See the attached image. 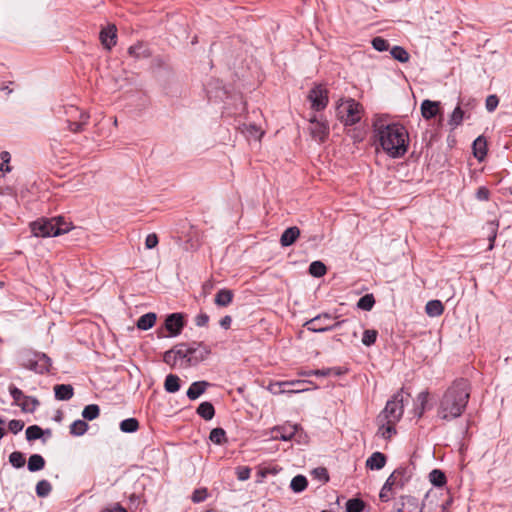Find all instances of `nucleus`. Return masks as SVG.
<instances>
[{
  "label": "nucleus",
  "mask_w": 512,
  "mask_h": 512,
  "mask_svg": "<svg viewBox=\"0 0 512 512\" xmlns=\"http://www.w3.org/2000/svg\"><path fill=\"white\" fill-rule=\"evenodd\" d=\"M373 126L381 147L389 156L398 158L407 152L409 136L403 125L387 123L384 117H378Z\"/></svg>",
  "instance_id": "1"
},
{
  "label": "nucleus",
  "mask_w": 512,
  "mask_h": 512,
  "mask_svg": "<svg viewBox=\"0 0 512 512\" xmlns=\"http://www.w3.org/2000/svg\"><path fill=\"white\" fill-rule=\"evenodd\" d=\"M469 397L468 381L465 379L454 381L439 402L438 417L446 421L460 417L468 404Z\"/></svg>",
  "instance_id": "2"
},
{
  "label": "nucleus",
  "mask_w": 512,
  "mask_h": 512,
  "mask_svg": "<svg viewBox=\"0 0 512 512\" xmlns=\"http://www.w3.org/2000/svg\"><path fill=\"white\" fill-rule=\"evenodd\" d=\"M210 353V348L203 342L180 343L164 353L163 361L172 367L187 368L198 365Z\"/></svg>",
  "instance_id": "3"
},
{
  "label": "nucleus",
  "mask_w": 512,
  "mask_h": 512,
  "mask_svg": "<svg viewBox=\"0 0 512 512\" xmlns=\"http://www.w3.org/2000/svg\"><path fill=\"white\" fill-rule=\"evenodd\" d=\"M31 230L36 237H55L70 230V224L62 217L40 219L31 223Z\"/></svg>",
  "instance_id": "4"
},
{
  "label": "nucleus",
  "mask_w": 512,
  "mask_h": 512,
  "mask_svg": "<svg viewBox=\"0 0 512 512\" xmlns=\"http://www.w3.org/2000/svg\"><path fill=\"white\" fill-rule=\"evenodd\" d=\"M363 107L354 99H346L337 107V115L344 125H354L360 121Z\"/></svg>",
  "instance_id": "5"
},
{
  "label": "nucleus",
  "mask_w": 512,
  "mask_h": 512,
  "mask_svg": "<svg viewBox=\"0 0 512 512\" xmlns=\"http://www.w3.org/2000/svg\"><path fill=\"white\" fill-rule=\"evenodd\" d=\"M64 114L68 125L67 128L73 133L82 132L90 119L88 112L74 105L64 106Z\"/></svg>",
  "instance_id": "6"
},
{
  "label": "nucleus",
  "mask_w": 512,
  "mask_h": 512,
  "mask_svg": "<svg viewBox=\"0 0 512 512\" xmlns=\"http://www.w3.org/2000/svg\"><path fill=\"white\" fill-rule=\"evenodd\" d=\"M404 411L403 392H397L391 400L386 403L383 411L377 416L379 421L389 420L391 423H397Z\"/></svg>",
  "instance_id": "7"
},
{
  "label": "nucleus",
  "mask_w": 512,
  "mask_h": 512,
  "mask_svg": "<svg viewBox=\"0 0 512 512\" xmlns=\"http://www.w3.org/2000/svg\"><path fill=\"white\" fill-rule=\"evenodd\" d=\"M22 366L36 373L43 374L49 371L51 359L43 353H27L22 358Z\"/></svg>",
  "instance_id": "8"
},
{
  "label": "nucleus",
  "mask_w": 512,
  "mask_h": 512,
  "mask_svg": "<svg viewBox=\"0 0 512 512\" xmlns=\"http://www.w3.org/2000/svg\"><path fill=\"white\" fill-rule=\"evenodd\" d=\"M332 317L328 313L320 314L309 321H307L304 326L313 332H324L336 329L339 327L344 321H338L334 324H330Z\"/></svg>",
  "instance_id": "9"
},
{
  "label": "nucleus",
  "mask_w": 512,
  "mask_h": 512,
  "mask_svg": "<svg viewBox=\"0 0 512 512\" xmlns=\"http://www.w3.org/2000/svg\"><path fill=\"white\" fill-rule=\"evenodd\" d=\"M303 384L300 380H294V381H279V382H271L267 386V390L273 394V395H280V394H296L301 393L304 391H307L308 388H297V389H287L288 386H296Z\"/></svg>",
  "instance_id": "10"
},
{
  "label": "nucleus",
  "mask_w": 512,
  "mask_h": 512,
  "mask_svg": "<svg viewBox=\"0 0 512 512\" xmlns=\"http://www.w3.org/2000/svg\"><path fill=\"white\" fill-rule=\"evenodd\" d=\"M309 132L315 141L324 142L329 136V125L327 121L314 116L310 119Z\"/></svg>",
  "instance_id": "11"
},
{
  "label": "nucleus",
  "mask_w": 512,
  "mask_h": 512,
  "mask_svg": "<svg viewBox=\"0 0 512 512\" xmlns=\"http://www.w3.org/2000/svg\"><path fill=\"white\" fill-rule=\"evenodd\" d=\"M308 99L314 110L321 111L328 104V92L322 85H317L309 91Z\"/></svg>",
  "instance_id": "12"
},
{
  "label": "nucleus",
  "mask_w": 512,
  "mask_h": 512,
  "mask_svg": "<svg viewBox=\"0 0 512 512\" xmlns=\"http://www.w3.org/2000/svg\"><path fill=\"white\" fill-rule=\"evenodd\" d=\"M184 327V319L181 313H172L165 320V328L169 331L170 335L177 336L181 333Z\"/></svg>",
  "instance_id": "13"
},
{
  "label": "nucleus",
  "mask_w": 512,
  "mask_h": 512,
  "mask_svg": "<svg viewBox=\"0 0 512 512\" xmlns=\"http://www.w3.org/2000/svg\"><path fill=\"white\" fill-rule=\"evenodd\" d=\"M100 41L102 45L111 50L113 46L116 45L117 39V28L115 25H108L106 28H103L100 32Z\"/></svg>",
  "instance_id": "14"
},
{
  "label": "nucleus",
  "mask_w": 512,
  "mask_h": 512,
  "mask_svg": "<svg viewBox=\"0 0 512 512\" xmlns=\"http://www.w3.org/2000/svg\"><path fill=\"white\" fill-rule=\"evenodd\" d=\"M440 112V102L424 100L421 103V115L424 119L430 120L438 115Z\"/></svg>",
  "instance_id": "15"
},
{
  "label": "nucleus",
  "mask_w": 512,
  "mask_h": 512,
  "mask_svg": "<svg viewBox=\"0 0 512 512\" xmlns=\"http://www.w3.org/2000/svg\"><path fill=\"white\" fill-rule=\"evenodd\" d=\"M298 430V426L296 424H284L282 426L274 428L273 432L275 433V438H279L284 441L290 440Z\"/></svg>",
  "instance_id": "16"
},
{
  "label": "nucleus",
  "mask_w": 512,
  "mask_h": 512,
  "mask_svg": "<svg viewBox=\"0 0 512 512\" xmlns=\"http://www.w3.org/2000/svg\"><path fill=\"white\" fill-rule=\"evenodd\" d=\"M376 421L378 425V436L382 437L385 440H389L394 434H396V423H391L389 420L379 421V417H377Z\"/></svg>",
  "instance_id": "17"
},
{
  "label": "nucleus",
  "mask_w": 512,
  "mask_h": 512,
  "mask_svg": "<svg viewBox=\"0 0 512 512\" xmlns=\"http://www.w3.org/2000/svg\"><path fill=\"white\" fill-rule=\"evenodd\" d=\"M300 236V229L296 226H292L284 230L280 237V244L283 247L292 245L297 238Z\"/></svg>",
  "instance_id": "18"
},
{
  "label": "nucleus",
  "mask_w": 512,
  "mask_h": 512,
  "mask_svg": "<svg viewBox=\"0 0 512 512\" xmlns=\"http://www.w3.org/2000/svg\"><path fill=\"white\" fill-rule=\"evenodd\" d=\"M209 385L206 381L193 382L188 388L186 395L190 400H196L206 391Z\"/></svg>",
  "instance_id": "19"
},
{
  "label": "nucleus",
  "mask_w": 512,
  "mask_h": 512,
  "mask_svg": "<svg viewBox=\"0 0 512 512\" xmlns=\"http://www.w3.org/2000/svg\"><path fill=\"white\" fill-rule=\"evenodd\" d=\"M387 458L381 452H374L372 455L366 460V467L370 470H380L386 464Z\"/></svg>",
  "instance_id": "20"
},
{
  "label": "nucleus",
  "mask_w": 512,
  "mask_h": 512,
  "mask_svg": "<svg viewBox=\"0 0 512 512\" xmlns=\"http://www.w3.org/2000/svg\"><path fill=\"white\" fill-rule=\"evenodd\" d=\"M55 397L58 400H70L74 395L73 387L70 384H58L54 387Z\"/></svg>",
  "instance_id": "21"
},
{
  "label": "nucleus",
  "mask_w": 512,
  "mask_h": 512,
  "mask_svg": "<svg viewBox=\"0 0 512 512\" xmlns=\"http://www.w3.org/2000/svg\"><path fill=\"white\" fill-rule=\"evenodd\" d=\"M234 294L232 290L221 289L215 296V304L219 307H227L232 303Z\"/></svg>",
  "instance_id": "22"
},
{
  "label": "nucleus",
  "mask_w": 512,
  "mask_h": 512,
  "mask_svg": "<svg viewBox=\"0 0 512 512\" xmlns=\"http://www.w3.org/2000/svg\"><path fill=\"white\" fill-rule=\"evenodd\" d=\"M444 311V306L440 300H430L425 306V312L430 317H438Z\"/></svg>",
  "instance_id": "23"
},
{
  "label": "nucleus",
  "mask_w": 512,
  "mask_h": 512,
  "mask_svg": "<svg viewBox=\"0 0 512 512\" xmlns=\"http://www.w3.org/2000/svg\"><path fill=\"white\" fill-rule=\"evenodd\" d=\"M156 314L155 313H146L142 315L137 321V328L140 330H148L152 328L156 322Z\"/></svg>",
  "instance_id": "24"
},
{
  "label": "nucleus",
  "mask_w": 512,
  "mask_h": 512,
  "mask_svg": "<svg viewBox=\"0 0 512 512\" xmlns=\"http://www.w3.org/2000/svg\"><path fill=\"white\" fill-rule=\"evenodd\" d=\"M180 378L175 374H169L165 378L164 388L168 393H176L180 390Z\"/></svg>",
  "instance_id": "25"
},
{
  "label": "nucleus",
  "mask_w": 512,
  "mask_h": 512,
  "mask_svg": "<svg viewBox=\"0 0 512 512\" xmlns=\"http://www.w3.org/2000/svg\"><path fill=\"white\" fill-rule=\"evenodd\" d=\"M407 508L410 511H415L419 508V503L416 497L406 495L401 497V505L397 508V512H403Z\"/></svg>",
  "instance_id": "26"
},
{
  "label": "nucleus",
  "mask_w": 512,
  "mask_h": 512,
  "mask_svg": "<svg viewBox=\"0 0 512 512\" xmlns=\"http://www.w3.org/2000/svg\"><path fill=\"white\" fill-rule=\"evenodd\" d=\"M197 414L204 420H211L215 415L214 406L210 402H202L197 408Z\"/></svg>",
  "instance_id": "27"
},
{
  "label": "nucleus",
  "mask_w": 512,
  "mask_h": 512,
  "mask_svg": "<svg viewBox=\"0 0 512 512\" xmlns=\"http://www.w3.org/2000/svg\"><path fill=\"white\" fill-rule=\"evenodd\" d=\"M429 393L427 391H422L417 396V403L415 406V414L418 418L422 417L425 412L426 404L428 402Z\"/></svg>",
  "instance_id": "28"
},
{
  "label": "nucleus",
  "mask_w": 512,
  "mask_h": 512,
  "mask_svg": "<svg viewBox=\"0 0 512 512\" xmlns=\"http://www.w3.org/2000/svg\"><path fill=\"white\" fill-rule=\"evenodd\" d=\"M486 141L483 137H478L474 142H473V151H474V156L476 158H478L479 160H482L485 155H486Z\"/></svg>",
  "instance_id": "29"
},
{
  "label": "nucleus",
  "mask_w": 512,
  "mask_h": 512,
  "mask_svg": "<svg viewBox=\"0 0 512 512\" xmlns=\"http://www.w3.org/2000/svg\"><path fill=\"white\" fill-rule=\"evenodd\" d=\"M308 481L305 476L303 475H297L293 477L290 483V488L295 493H300L304 491L307 488Z\"/></svg>",
  "instance_id": "30"
},
{
  "label": "nucleus",
  "mask_w": 512,
  "mask_h": 512,
  "mask_svg": "<svg viewBox=\"0 0 512 512\" xmlns=\"http://www.w3.org/2000/svg\"><path fill=\"white\" fill-rule=\"evenodd\" d=\"M128 54L136 59L147 58L150 55L147 48L142 43H137L133 46H130L128 49Z\"/></svg>",
  "instance_id": "31"
},
{
  "label": "nucleus",
  "mask_w": 512,
  "mask_h": 512,
  "mask_svg": "<svg viewBox=\"0 0 512 512\" xmlns=\"http://www.w3.org/2000/svg\"><path fill=\"white\" fill-rule=\"evenodd\" d=\"M45 466L44 458L39 454H33L28 460V469L31 472L39 471Z\"/></svg>",
  "instance_id": "32"
},
{
  "label": "nucleus",
  "mask_w": 512,
  "mask_h": 512,
  "mask_svg": "<svg viewBox=\"0 0 512 512\" xmlns=\"http://www.w3.org/2000/svg\"><path fill=\"white\" fill-rule=\"evenodd\" d=\"M393 473H399L396 478L397 487L402 488L411 478V471L409 468L400 467Z\"/></svg>",
  "instance_id": "33"
},
{
  "label": "nucleus",
  "mask_w": 512,
  "mask_h": 512,
  "mask_svg": "<svg viewBox=\"0 0 512 512\" xmlns=\"http://www.w3.org/2000/svg\"><path fill=\"white\" fill-rule=\"evenodd\" d=\"M100 415V408L96 404H90L84 407L82 416L84 419L92 421Z\"/></svg>",
  "instance_id": "34"
},
{
  "label": "nucleus",
  "mask_w": 512,
  "mask_h": 512,
  "mask_svg": "<svg viewBox=\"0 0 512 512\" xmlns=\"http://www.w3.org/2000/svg\"><path fill=\"white\" fill-rule=\"evenodd\" d=\"M139 428V422L135 418H128L120 423V430L125 433L136 432Z\"/></svg>",
  "instance_id": "35"
},
{
  "label": "nucleus",
  "mask_w": 512,
  "mask_h": 512,
  "mask_svg": "<svg viewBox=\"0 0 512 512\" xmlns=\"http://www.w3.org/2000/svg\"><path fill=\"white\" fill-rule=\"evenodd\" d=\"M88 430V424L84 420H75L70 425V433L74 436H82Z\"/></svg>",
  "instance_id": "36"
},
{
  "label": "nucleus",
  "mask_w": 512,
  "mask_h": 512,
  "mask_svg": "<svg viewBox=\"0 0 512 512\" xmlns=\"http://www.w3.org/2000/svg\"><path fill=\"white\" fill-rule=\"evenodd\" d=\"M242 133L249 138L260 139L263 132L255 124H243Z\"/></svg>",
  "instance_id": "37"
},
{
  "label": "nucleus",
  "mask_w": 512,
  "mask_h": 512,
  "mask_svg": "<svg viewBox=\"0 0 512 512\" xmlns=\"http://www.w3.org/2000/svg\"><path fill=\"white\" fill-rule=\"evenodd\" d=\"M209 439L213 443H215L217 445H221L227 441L226 432L222 428H214L210 432Z\"/></svg>",
  "instance_id": "38"
},
{
  "label": "nucleus",
  "mask_w": 512,
  "mask_h": 512,
  "mask_svg": "<svg viewBox=\"0 0 512 512\" xmlns=\"http://www.w3.org/2000/svg\"><path fill=\"white\" fill-rule=\"evenodd\" d=\"M390 54L395 60L401 63H406L409 60L408 52L401 46H394L390 50Z\"/></svg>",
  "instance_id": "39"
},
{
  "label": "nucleus",
  "mask_w": 512,
  "mask_h": 512,
  "mask_svg": "<svg viewBox=\"0 0 512 512\" xmlns=\"http://www.w3.org/2000/svg\"><path fill=\"white\" fill-rule=\"evenodd\" d=\"M429 479L434 486L441 487L446 483L445 474L438 469H434L429 474Z\"/></svg>",
  "instance_id": "40"
},
{
  "label": "nucleus",
  "mask_w": 512,
  "mask_h": 512,
  "mask_svg": "<svg viewBox=\"0 0 512 512\" xmlns=\"http://www.w3.org/2000/svg\"><path fill=\"white\" fill-rule=\"evenodd\" d=\"M326 272V266L321 261H314L309 266V273L314 277H322Z\"/></svg>",
  "instance_id": "41"
},
{
  "label": "nucleus",
  "mask_w": 512,
  "mask_h": 512,
  "mask_svg": "<svg viewBox=\"0 0 512 512\" xmlns=\"http://www.w3.org/2000/svg\"><path fill=\"white\" fill-rule=\"evenodd\" d=\"M374 304V296L372 294H366L358 300L357 307L365 311H370Z\"/></svg>",
  "instance_id": "42"
},
{
  "label": "nucleus",
  "mask_w": 512,
  "mask_h": 512,
  "mask_svg": "<svg viewBox=\"0 0 512 512\" xmlns=\"http://www.w3.org/2000/svg\"><path fill=\"white\" fill-rule=\"evenodd\" d=\"M38 401L29 396H25V398L18 404L25 412H33L38 405Z\"/></svg>",
  "instance_id": "43"
},
{
  "label": "nucleus",
  "mask_w": 512,
  "mask_h": 512,
  "mask_svg": "<svg viewBox=\"0 0 512 512\" xmlns=\"http://www.w3.org/2000/svg\"><path fill=\"white\" fill-rule=\"evenodd\" d=\"M42 435H43V430L37 425L29 426L26 429V438L28 441L37 440V439L41 438Z\"/></svg>",
  "instance_id": "44"
},
{
  "label": "nucleus",
  "mask_w": 512,
  "mask_h": 512,
  "mask_svg": "<svg viewBox=\"0 0 512 512\" xmlns=\"http://www.w3.org/2000/svg\"><path fill=\"white\" fill-rule=\"evenodd\" d=\"M52 486L47 480H41L36 485V493L39 497H46L51 492Z\"/></svg>",
  "instance_id": "45"
},
{
  "label": "nucleus",
  "mask_w": 512,
  "mask_h": 512,
  "mask_svg": "<svg viewBox=\"0 0 512 512\" xmlns=\"http://www.w3.org/2000/svg\"><path fill=\"white\" fill-rule=\"evenodd\" d=\"M364 509V502L361 499H350L346 503L347 512H361Z\"/></svg>",
  "instance_id": "46"
},
{
  "label": "nucleus",
  "mask_w": 512,
  "mask_h": 512,
  "mask_svg": "<svg viewBox=\"0 0 512 512\" xmlns=\"http://www.w3.org/2000/svg\"><path fill=\"white\" fill-rule=\"evenodd\" d=\"M9 462L15 468H21L25 464V458L21 452L14 451L9 455Z\"/></svg>",
  "instance_id": "47"
},
{
  "label": "nucleus",
  "mask_w": 512,
  "mask_h": 512,
  "mask_svg": "<svg viewBox=\"0 0 512 512\" xmlns=\"http://www.w3.org/2000/svg\"><path fill=\"white\" fill-rule=\"evenodd\" d=\"M377 335H378V333L376 330H373V329L365 330L363 332V336H362V343L365 346L373 345L377 339Z\"/></svg>",
  "instance_id": "48"
},
{
  "label": "nucleus",
  "mask_w": 512,
  "mask_h": 512,
  "mask_svg": "<svg viewBox=\"0 0 512 512\" xmlns=\"http://www.w3.org/2000/svg\"><path fill=\"white\" fill-rule=\"evenodd\" d=\"M464 112L460 108V106H457L454 111L452 112V115L449 120V124L453 127H457L461 124L463 120Z\"/></svg>",
  "instance_id": "49"
},
{
  "label": "nucleus",
  "mask_w": 512,
  "mask_h": 512,
  "mask_svg": "<svg viewBox=\"0 0 512 512\" xmlns=\"http://www.w3.org/2000/svg\"><path fill=\"white\" fill-rule=\"evenodd\" d=\"M372 46L379 52L387 51L389 49V43L382 37H375L372 40Z\"/></svg>",
  "instance_id": "50"
},
{
  "label": "nucleus",
  "mask_w": 512,
  "mask_h": 512,
  "mask_svg": "<svg viewBox=\"0 0 512 512\" xmlns=\"http://www.w3.org/2000/svg\"><path fill=\"white\" fill-rule=\"evenodd\" d=\"M9 392H10V395L12 396L14 402L16 405H18L19 403H21V401L25 398L26 395H24V393L19 389L17 388L16 386L14 385H10L9 386Z\"/></svg>",
  "instance_id": "51"
},
{
  "label": "nucleus",
  "mask_w": 512,
  "mask_h": 512,
  "mask_svg": "<svg viewBox=\"0 0 512 512\" xmlns=\"http://www.w3.org/2000/svg\"><path fill=\"white\" fill-rule=\"evenodd\" d=\"M208 496V492L206 488L196 489L192 494V501L194 503L203 502Z\"/></svg>",
  "instance_id": "52"
},
{
  "label": "nucleus",
  "mask_w": 512,
  "mask_h": 512,
  "mask_svg": "<svg viewBox=\"0 0 512 512\" xmlns=\"http://www.w3.org/2000/svg\"><path fill=\"white\" fill-rule=\"evenodd\" d=\"M499 104V99L496 95H489L486 98L485 106L489 112L494 111Z\"/></svg>",
  "instance_id": "53"
},
{
  "label": "nucleus",
  "mask_w": 512,
  "mask_h": 512,
  "mask_svg": "<svg viewBox=\"0 0 512 512\" xmlns=\"http://www.w3.org/2000/svg\"><path fill=\"white\" fill-rule=\"evenodd\" d=\"M312 474L320 481L327 482L329 480V475L326 468L318 467L313 470Z\"/></svg>",
  "instance_id": "54"
},
{
  "label": "nucleus",
  "mask_w": 512,
  "mask_h": 512,
  "mask_svg": "<svg viewBox=\"0 0 512 512\" xmlns=\"http://www.w3.org/2000/svg\"><path fill=\"white\" fill-rule=\"evenodd\" d=\"M24 427V422L21 421V420H11L8 424V428L9 430L13 433V434H17L18 432H20Z\"/></svg>",
  "instance_id": "55"
},
{
  "label": "nucleus",
  "mask_w": 512,
  "mask_h": 512,
  "mask_svg": "<svg viewBox=\"0 0 512 512\" xmlns=\"http://www.w3.org/2000/svg\"><path fill=\"white\" fill-rule=\"evenodd\" d=\"M158 244V237L155 233L148 234L145 239V247L147 249H153Z\"/></svg>",
  "instance_id": "56"
},
{
  "label": "nucleus",
  "mask_w": 512,
  "mask_h": 512,
  "mask_svg": "<svg viewBox=\"0 0 512 512\" xmlns=\"http://www.w3.org/2000/svg\"><path fill=\"white\" fill-rule=\"evenodd\" d=\"M209 322V316L206 313H200L195 317V324L198 327H204Z\"/></svg>",
  "instance_id": "57"
},
{
  "label": "nucleus",
  "mask_w": 512,
  "mask_h": 512,
  "mask_svg": "<svg viewBox=\"0 0 512 512\" xmlns=\"http://www.w3.org/2000/svg\"><path fill=\"white\" fill-rule=\"evenodd\" d=\"M250 472H251L250 468L240 467L237 470V478L241 481H245V480L249 479Z\"/></svg>",
  "instance_id": "58"
},
{
  "label": "nucleus",
  "mask_w": 512,
  "mask_h": 512,
  "mask_svg": "<svg viewBox=\"0 0 512 512\" xmlns=\"http://www.w3.org/2000/svg\"><path fill=\"white\" fill-rule=\"evenodd\" d=\"M476 197L478 200L486 201L489 199V190L485 187L478 188L476 192Z\"/></svg>",
  "instance_id": "59"
},
{
  "label": "nucleus",
  "mask_w": 512,
  "mask_h": 512,
  "mask_svg": "<svg viewBox=\"0 0 512 512\" xmlns=\"http://www.w3.org/2000/svg\"><path fill=\"white\" fill-rule=\"evenodd\" d=\"M399 473H392L386 480L384 486H386V488H389L390 490L393 488V487H397V482H396V478H397V475Z\"/></svg>",
  "instance_id": "60"
},
{
  "label": "nucleus",
  "mask_w": 512,
  "mask_h": 512,
  "mask_svg": "<svg viewBox=\"0 0 512 512\" xmlns=\"http://www.w3.org/2000/svg\"><path fill=\"white\" fill-rule=\"evenodd\" d=\"M231 323H232V318H231V316H229V315L224 316V317L220 320V322H219L220 326H221L223 329H226V330L230 328Z\"/></svg>",
  "instance_id": "61"
},
{
  "label": "nucleus",
  "mask_w": 512,
  "mask_h": 512,
  "mask_svg": "<svg viewBox=\"0 0 512 512\" xmlns=\"http://www.w3.org/2000/svg\"><path fill=\"white\" fill-rule=\"evenodd\" d=\"M389 491H390V489L386 488V486L383 485V487L380 491V494H379V497L382 501H384V502L389 501V499H390L389 494H388Z\"/></svg>",
  "instance_id": "62"
},
{
  "label": "nucleus",
  "mask_w": 512,
  "mask_h": 512,
  "mask_svg": "<svg viewBox=\"0 0 512 512\" xmlns=\"http://www.w3.org/2000/svg\"><path fill=\"white\" fill-rule=\"evenodd\" d=\"M0 159L2 161L1 163H4V165H9L11 159L10 153L8 151H2L0 153Z\"/></svg>",
  "instance_id": "63"
},
{
  "label": "nucleus",
  "mask_w": 512,
  "mask_h": 512,
  "mask_svg": "<svg viewBox=\"0 0 512 512\" xmlns=\"http://www.w3.org/2000/svg\"><path fill=\"white\" fill-rule=\"evenodd\" d=\"M104 512H127L120 504H114L111 508L106 509Z\"/></svg>",
  "instance_id": "64"
}]
</instances>
